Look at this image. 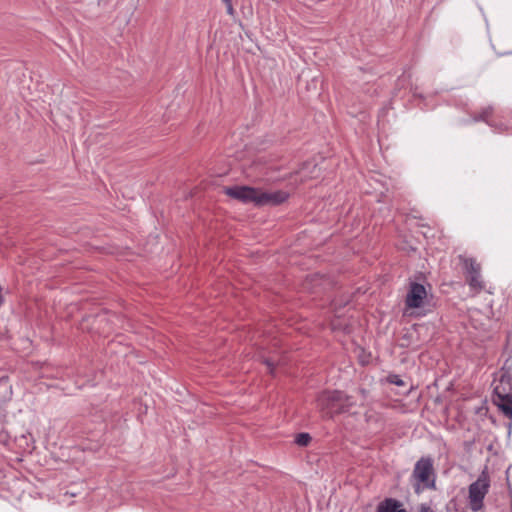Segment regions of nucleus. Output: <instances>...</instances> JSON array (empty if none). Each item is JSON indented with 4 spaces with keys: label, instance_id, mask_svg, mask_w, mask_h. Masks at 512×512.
Instances as JSON below:
<instances>
[{
    "label": "nucleus",
    "instance_id": "nucleus-1",
    "mask_svg": "<svg viewBox=\"0 0 512 512\" xmlns=\"http://www.w3.org/2000/svg\"><path fill=\"white\" fill-rule=\"evenodd\" d=\"M224 193L243 203H255L256 205H276L283 203L288 198L284 191L263 192L248 186L225 187Z\"/></svg>",
    "mask_w": 512,
    "mask_h": 512
},
{
    "label": "nucleus",
    "instance_id": "nucleus-2",
    "mask_svg": "<svg viewBox=\"0 0 512 512\" xmlns=\"http://www.w3.org/2000/svg\"><path fill=\"white\" fill-rule=\"evenodd\" d=\"M320 404L326 410L327 415L333 417L336 414L349 412L355 404L353 397L340 390H327L320 399Z\"/></svg>",
    "mask_w": 512,
    "mask_h": 512
},
{
    "label": "nucleus",
    "instance_id": "nucleus-3",
    "mask_svg": "<svg viewBox=\"0 0 512 512\" xmlns=\"http://www.w3.org/2000/svg\"><path fill=\"white\" fill-rule=\"evenodd\" d=\"M433 464L429 458H421L414 467L412 477L414 479V488L416 493L434 486Z\"/></svg>",
    "mask_w": 512,
    "mask_h": 512
},
{
    "label": "nucleus",
    "instance_id": "nucleus-4",
    "mask_svg": "<svg viewBox=\"0 0 512 512\" xmlns=\"http://www.w3.org/2000/svg\"><path fill=\"white\" fill-rule=\"evenodd\" d=\"M490 481L486 472H482L479 478L469 486V506L473 511H479L483 507V500L488 493Z\"/></svg>",
    "mask_w": 512,
    "mask_h": 512
},
{
    "label": "nucleus",
    "instance_id": "nucleus-5",
    "mask_svg": "<svg viewBox=\"0 0 512 512\" xmlns=\"http://www.w3.org/2000/svg\"><path fill=\"white\" fill-rule=\"evenodd\" d=\"M493 403L508 418H512V386H495Z\"/></svg>",
    "mask_w": 512,
    "mask_h": 512
},
{
    "label": "nucleus",
    "instance_id": "nucleus-6",
    "mask_svg": "<svg viewBox=\"0 0 512 512\" xmlns=\"http://www.w3.org/2000/svg\"><path fill=\"white\" fill-rule=\"evenodd\" d=\"M427 296L426 289L423 285L413 283L406 296V311L421 308L424 305Z\"/></svg>",
    "mask_w": 512,
    "mask_h": 512
},
{
    "label": "nucleus",
    "instance_id": "nucleus-7",
    "mask_svg": "<svg viewBox=\"0 0 512 512\" xmlns=\"http://www.w3.org/2000/svg\"><path fill=\"white\" fill-rule=\"evenodd\" d=\"M463 263L469 273V285L477 291L481 290L483 286L479 275V265L472 259H463Z\"/></svg>",
    "mask_w": 512,
    "mask_h": 512
},
{
    "label": "nucleus",
    "instance_id": "nucleus-8",
    "mask_svg": "<svg viewBox=\"0 0 512 512\" xmlns=\"http://www.w3.org/2000/svg\"><path fill=\"white\" fill-rule=\"evenodd\" d=\"M378 512H406L400 509V503L394 499H386L378 508Z\"/></svg>",
    "mask_w": 512,
    "mask_h": 512
},
{
    "label": "nucleus",
    "instance_id": "nucleus-9",
    "mask_svg": "<svg viewBox=\"0 0 512 512\" xmlns=\"http://www.w3.org/2000/svg\"><path fill=\"white\" fill-rule=\"evenodd\" d=\"M311 441V436L308 433H299L295 438L296 444L299 446H307Z\"/></svg>",
    "mask_w": 512,
    "mask_h": 512
},
{
    "label": "nucleus",
    "instance_id": "nucleus-10",
    "mask_svg": "<svg viewBox=\"0 0 512 512\" xmlns=\"http://www.w3.org/2000/svg\"><path fill=\"white\" fill-rule=\"evenodd\" d=\"M12 389L11 386H0V401L4 402L11 398Z\"/></svg>",
    "mask_w": 512,
    "mask_h": 512
},
{
    "label": "nucleus",
    "instance_id": "nucleus-11",
    "mask_svg": "<svg viewBox=\"0 0 512 512\" xmlns=\"http://www.w3.org/2000/svg\"><path fill=\"white\" fill-rule=\"evenodd\" d=\"M264 362L271 372H272V368L274 366L281 364V361L277 355H272V356L264 359Z\"/></svg>",
    "mask_w": 512,
    "mask_h": 512
},
{
    "label": "nucleus",
    "instance_id": "nucleus-12",
    "mask_svg": "<svg viewBox=\"0 0 512 512\" xmlns=\"http://www.w3.org/2000/svg\"><path fill=\"white\" fill-rule=\"evenodd\" d=\"M511 375L508 372H502L500 375V383L501 384H508L511 382Z\"/></svg>",
    "mask_w": 512,
    "mask_h": 512
},
{
    "label": "nucleus",
    "instance_id": "nucleus-13",
    "mask_svg": "<svg viewBox=\"0 0 512 512\" xmlns=\"http://www.w3.org/2000/svg\"><path fill=\"white\" fill-rule=\"evenodd\" d=\"M388 382H389V384H395V385L403 384V381L397 375L390 376L388 378Z\"/></svg>",
    "mask_w": 512,
    "mask_h": 512
},
{
    "label": "nucleus",
    "instance_id": "nucleus-14",
    "mask_svg": "<svg viewBox=\"0 0 512 512\" xmlns=\"http://www.w3.org/2000/svg\"><path fill=\"white\" fill-rule=\"evenodd\" d=\"M421 512H433V510L430 507L422 505Z\"/></svg>",
    "mask_w": 512,
    "mask_h": 512
},
{
    "label": "nucleus",
    "instance_id": "nucleus-15",
    "mask_svg": "<svg viewBox=\"0 0 512 512\" xmlns=\"http://www.w3.org/2000/svg\"><path fill=\"white\" fill-rule=\"evenodd\" d=\"M231 11H232V7H231V5H229L228 12H231Z\"/></svg>",
    "mask_w": 512,
    "mask_h": 512
},
{
    "label": "nucleus",
    "instance_id": "nucleus-16",
    "mask_svg": "<svg viewBox=\"0 0 512 512\" xmlns=\"http://www.w3.org/2000/svg\"><path fill=\"white\" fill-rule=\"evenodd\" d=\"M361 362H362V363H367V362H368V360L362 359V360H361Z\"/></svg>",
    "mask_w": 512,
    "mask_h": 512
},
{
    "label": "nucleus",
    "instance_id": "nucleus-17",
    "mask_svg": "<svg viewBox=\"0 0 512 512\" xmlns=\"http://www.w3.org/2000/svg\"><path fill=\"white\" fill-rule=\"evenodd\" d=\"M223 1H224L225 3H229V2H230V0H223Z\"/></svg>",
    "mask_w": 512,
    "mask_h": 512
}]
</instances>
